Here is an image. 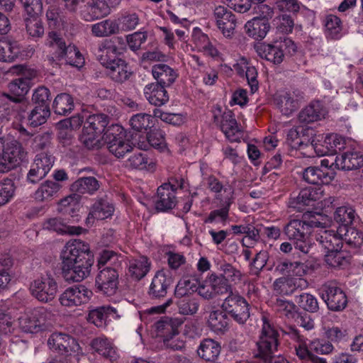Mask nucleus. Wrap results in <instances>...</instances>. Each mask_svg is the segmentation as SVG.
I'll list each match as a JSON object with an SVG mask.
<instances>
[{
	"label": "nucleus",
	"instance_id": "obj_47",
	"mask_svg": "<svg viewBox=\"0 0 363 363\" xmlns=\"http://www.w3.org/2000/svg\"><path fill=\"white\" fill-rule=\"evenodd\" d=\"M43 228L60 234L79 235L82 232L81 228L67 225L61 218H50L45 221Z\"/></svg>",
	"mask_w": 363,
	"mask_h": 363
},
{
	"label": "nucleus",
	"instance_id": "obj_8",
	"mask_svg": "<svg viewBox=\"0 0 363 363\" xmlns=\"http://www.w3.org/2000/svg\"><path fill=\"white\" fill-rule=\"evenodd\" d=\"M176 189L169 183H165L157 189V197L155 201L150 199H145L141 203L149 211H165L172 209L176 204Z\"/></svg>",
	"mask_w": 363,
	"mask_h": 363
},
{
	"label": "nucleus",
	"instance_id": "obj_50",
	"mask_svg": "<svg viewBox=\"0 0 363 363\" xmlns=\"http://www.w3.org/2000/svg\"><path fill=\"white\" fill-rule=\"evenodd\" d=\"M71 188L78 194H93L99 188V184L94 177H82L74 182Z\"/></svg>",
	"mask_w": 363,
	"mask_h": 363
},
{
	"label": "nucleus",
	"instance_id": "obj_40",
	"mask_svg": "<svg viewBox=\"0 0 363 363\" xmlns=\"http://www.w3.org/2000/svg\"><path fill=\"white\" fill-rule=\"evenodd\" d=\"M282 274L288 277H303L308 269L306 263L300 261L285 260L279 263L277 267Z\"/></svg>",
	"mask_w": 363,
	"mask_h": 363
},
{
	"label": "nucleus",
	"instance_id": "obj_53",
	"mask_svg": "<svg viewBox=\"0 0 363 363\" xmlns=\"http://www.w3.org/2000/svg\"><path fill=\"white\" fill-rule=\"evenodd\" d=\"M74 108L72 97L66 93L58 94L53 102V109L56 114L65 115Z\"/></svg>",
	"mask_w": 363,
	"mask_h": 363
},
{
	"label": "nucleus",
	"instance_id": "obj_63",
	"mask_svg": "<svg viewBox=\"0 0 363 363\" xmlns=\"http://www.w3.org/2000/svg\"><path fill=\"white\" fill-rule=\"evenodd\" d=\"M15 186L11 179L0 181V206L8 203L14 196Z\"/></svg>",
	"mask_w": 363,
	"mask_h": 363
},
{
	"label": "nucleus",
	"instance_id": "obj_3",
	"mask_svg": "<svg viewBox=\"0 0 363 363\" xmlns=\"http://www.w3.org/2000/svg\"><path fill=\"white\" fill-rule=\"evenodd\" d=\"M104 140L109 152L116 157H123L130 152L133 145L127 138L125 129L119 125H112L104 133Z\"/></svg>",
	"mask_w": 363,
	"mask_h": 363
},
{
	"label": "nucleus",
	"instance_id": "obj_37",
	"mask_svg": "<svg viewBox=\"0 0 363 363\" xmlns=\"http://www.w3.org/2000/svg\"><path fill=\"white\" fill-rule=\"evenodd\" d=\"M152 74L157 81V84L164 86L172 84L177 77L175 71L165 64L155 65L152 68Z\"/></svg>",
	"mask_w": 363,
	"mask_h": 363
},
{
	"label": "nucleus",
	"instance_id": "obj_52",
	"mask_svg": "<svg viewBox=\"0 0 363 363\" xmlns=\"http://www.w3.org/2000/svg\"><path fill=\"white\" fill-rule=\"evenodd\" d=\"M326 263L332 267H338L346 265L350 260L347 252L335 249L326 251L325 255Z\"/></svg>",
	"mask_w": 363,
	"mask_h": 363
},
{
	"label": "nucleus",
	"instance_id": "obj_57",
	"mask_svg": "<svg viewBox=\"0 0 363 363\" xmlns=\"http://www.w3.org/2000/svg\"><path fill=\"white\" fill-rule=\"evenodd\" d=\"M65 52L62 60H65L67 64L77 68L84 66V58L75 45H68Z\"/></svg>",
	"mask_w": 363,
	"mask_h": 363
},
{
	"label": "nucleus",
	"instance_id": "obj_21",
	"mask_svg": "<svg viewBox=\"0 0 363 363\" xmlns=\"http://www.w3.org/2000/svg\"><path fill=\"white\" fill-rule=\"evenodd\" d=\"M172 282L173 279L169 270H158L155 273L150 286V295L155 298L164 297L167 294V289Z\"/></svg>",
	"mask_w": 363,
	"mask_h": 363
},
{
	"label": "nucleus",
	"instance_id": "obj_32",
	"mask_svg": "<svg viewBox=\"0 0 363 363\" xmlns=\"http://www.w3.org/2000/svg\"><path fill=\"white\" fill-rule=\"evenodd\" d=\"M335 176V172H325L318 167H307L303 173V178L306 182L318 186L330 184Z\"/></svg>",
	"mask_w": 363,
	"mask_h": 363
},
{
	"label": "nucleus",
	"instance_id": "obj_15",
	"mask_svg": "<svg viewBox=\"0 0 363 363\" xmlns=\"http://www.w3.org/2000/svg\"><path fill=\"white\" fill-rule=\"evenodd\" d=\"M183 322V320L181 318H173L157 322L156 328L158 335L163 337L164 342L167 347L176 350L184 347V344L182 341H177V342L172 341L173 337L179 334L178 328Z\"/></svg>",
	"mask_w": 363,
	"mask_h": 363
},
{
	"label": "nucleus",
	"instance_id": "obj_44",
	"mask_svg": "<svg viewBox=\"0 0 363 363\" xmlns=\"http://www.w3.org/2000/svg\"><path fill=\"white\" fill-rule=\"evenodd\" d=\"M120 28L118 23L111 19H106L91 26V33L98 38L108 37L118 33Z\"/></svg>",
	"mask_w": 363,
	"mask_h": 363
},
{
	"label": "nucleus",
	"instance_id": "obj_20",
	"mask_svg": "<svg viewBox=\"0 0 363 363\" xmlns=\"http://www.w3.org/2000/svg\"><path fill=\"white\" fill-rule=\"evenodd\" d=\"M214 17L218 28L225 38H232L236 27L235 15L225 7L219 6L215 9Z\"/></svg>",
	"mask_w": 363,
	"mask_h": 363
},
{
	"label": "nucleus",
	"instance_id": "obj_35",
	"mask_svg": "<svg viewBox=\"0 0 363 363\" xmlns=\"http://www.w3.org/2000/svg\"><path fill=\"white\" fill-rule=\"evenodd\" d=\"M342 233L338 230H323L317 238V241L326 251L341 249L342 247Z\"/></svg>",
	"mask_w": 363,
	"mask_h": 363
},
{
	"label": "nucleus",
	"instance_id": "obj_59",
	"mask_svg": "<svg viewBox=\"0 0 363 363\" xmlns=\"http://www.w3.org/2000/svg\"><path fill=\"white\" fill-rule=\"evenodd\" d=\"M107 125L108 118L106 115L93 114L86 118L84 128H90L96 133H103Z\"/></svg>",
	"mask_w": 363,
	"mask_h": 363
},
{
	"label": "nucleus",
	"instance_id": "obj_5",
	"mask_svg": "<svg viewBox=\"0 0 363 363\" xmlns=\"http://www.w3.org/2000/svg\"><path fill=\"white\" fill-rule=\"evenodd\" d=\"M221 308L239 324H244L250 317L249 304L238 291L231 290L228 293L222 302Z\"/></svg>",
	"mask_w": 363,
	"mask_h": 363
},
{
	"label": "nucleus",
	"instance_id": "obj_29",
	"mask_svg": "<svg viewBox=\"0 0 363 363\" xmlns=\"http://www.w3.org/2000/svg\"><path fill=\"white\" fill-rule=\"evenodd\" d=\"M85 6L88 11H81L80 17L86 21L89 22L104 18L111 13L104 0H89Z\"/></svg>",
	"mask_w": 363,
	"mask_h": 363
},
{
	"label": "nucleus",
	"instance_id": "obj_4",
	"mask_svg": "<svg viewBox=\"0 0 363 363\" xmlns=\"http://www.w3.org/2000/svg\"><path fill=\"white\" fill-rule=\"evenodd\" d=\"M31 295L43 303H48L55 299L58 284L55 277L49 273L35 277L30 284Z\"/></svg>",
	"mask_w": 363,
	"mask_h": 363
},
{
	"label": "nucleus",
	"instance_id": "obj_48",
	"mask_svg": "<svg viewBox=\"0 0 363 363\" xmlns=\"http://www.w3.org/2000/svg\"><path fill=\"white\" fill-rule=\"evenodd\" d=\"M39 13L28 14L25 19L26 30L27 34L33 39L42 38L45 33L44 26Z\"/></svg>",
	"mask_w": 363,
	"mask_h": 363
},
{
	"label": "nucleus",
	"instance_id": "obj_43",
	"mask_svg": "<svg viewBox=\"0 0 363 363\" xmlns=\"http://www.w3.org/2000/svg\"><path fill=\"white\" fill-rule=\"evenodd\" d=\"M357 217L355 211L350 206H342L336 208L334 213V220L341 225L338 230H343L350 226Z\"/></svg>",
	"mask_w": 363,
	"mask_h": 363
},
{
	"label": "nucleus",
	"instance_id": "obj_23",
	"mask_svg": "<svg viewBox=\"0 0 363 363\" xmlns=\"http://www.w3.org/2000/svg\"><path fill=\"white\" fill-rule=\"evenodd\" d=\"M220 129L230 142H238L242 137V132L231 111L221 116Z\"/></svg>",
	"mask_w": 363,
	"mask_h": 363
},
{
	"label": "nucleus",
	"instance_id": "obj_16",
	"mask_svg": "<svg viewBox=\"0 0 363 363\" xmlns=\"http://www.w3.org/2000/svg\"><path fill=\"white\" fill-rule=\"evenodd\" d=\"M92 264L93 261L89 258L79 259L72 263L62 264L61 266L62 274L67 281H81L89 275Z\"/></svg>",
	"mask_w": 363,
	"mask_h": 363
},
{
	"label": "nucleus",
	"instance_id": "obj_55",
	"mask_svg": "<svg viewBox=\"0 0 363 363\" xmlns=\"http://www.w3.org/2000/svg\"><path fill=\"white\" fill-rule=\"evenodd\" d=\"M13 265L9 255L0 256V291L5 289L11 281L10 269Z\"/></svg>",
	"mask_w": 363,
	"mask_h": 363
},
{
	"label": "nucleus",
	"instance_id": "obj_38",
	"mask_svg": "<svg viewBox=\"0 0 363 363\" xmlns=\"http://www.w3.org/2000/svg\"><path fill=\"white\" fill-rule=\"evenodd\" d=\"M207 325L217 334L224 333L228 329L227 315L218 309L211 311L208 316Z\"/></svg>",
	"mask_w": 363,
	"mask_h": 363
},
{
	"label": "nucleus",
	"instance_id": "obj_64",
	"mask_svg": "<svg viewBox=\"0 0 363 363\" xmlns=\"http://www.w3.org/2000/svg\"><path fill=\"white\" fill-rule=\"evenodd\" d=\"M295 288V281L289 277H280L273 283V289L277 294H290Z\"/></svg>",
	"mask_w": 363,
	"mask_h": 363
},
{
	"label": "nucleus",
	"instance_id": "obj_1",
	"mask_svg": "<svg viewBox=\"0 0 363 363\" xmlns=\"http://www.w3.org/2000/svg\"><path fill=\"white\" fill-rule=\"evenodd\" d=\"M331 224L332 220L328 216L307 211L303 213V220H290L284 227V231L287 238L294 242L295 247L306 254L310 249L307 238L311 229H323L330 227Z\"/></svg>",
	"mask_w": 363,
	"mask_h": 363
},
{
	"label": "nucleus",
	"instance_id": "obj_9",
	"mask_svg": "<svg viewBox=\"0 0 363 363\" xmlns=\"http://www.w3.org/2000/svg\"><path fill=\"white\" fill-rule=\"evenodd\" d=\"M262 328L259 340L257 342L258 355L264 361L272 357L277 347V331L272 326L267 318L262 317Z\"/></svg>",
	"mask_w": 363,
	"mask_h": 363
},
{
	"label": "nucleus",
	"instance_id": "obj_42",
	"mask_svg": "<svg viewBox=\"0 0 363 363\" xmlns=\"http://www.w3.org/2000/svg\"><path fill=\"white\" fill-rule=\"evenodd\" d=\"M45 44L53 50L54 57H50L51 60H54V58L59 61L62 60L68 45H66L65 40L60 34L55 31L49 32Z\"/></svg>",
	"mask_w": 363,
	"mask_h": 363
},
{
	"label": "nucleus",
	"instance_id": "obj_45",
	"mask_svg": "<svg viewBox=\"0 0 363 363\" xmlns=\"http://www.w3.org/2000/svg\"><path fill=\"white\" fill-rule=\"evenodd\" d=\"M197 352L199 356L204 360L213 362L220 354V347L214 340L206 339L201 342Z\"/></svg>",
	"mask_w": 363,
	"mask_h": 363
},
{
	"label": "nucleus",
	"instance_id": "obj_36",
	"mask_svg": "<svg viewBox=\"0 0 363 363\" xmlns=\"http://www.w3.org/2000/svg\"><path fill=\"white\" fill-rule=\"evenodd\" d=\"M270 28L268 21L255 17L248 21L245 26L247 34L255 40L263 39Z\"/></svg>",
	"mask_w": 363,
	"mask_h": 363
},
{
	"label": "nucleus",
	"instance_id": "obj_26",
	"mask_svg": "<svg viewBox=\"0 0 363 363\" xmlns=\"http://www.w3.org/2000/svg\"><path fill=\"white\" fill-rule=\"evenodd\" d=\"M121 317L114 307L102 306L91 310L88 315V320L97 327H103L106 325L107 319L118 320Z\"/></svg>",
	"mask_w": 363,
	"mask_h": 363
},
{
	"label": "nucleus",
	"instance_id": "obj_62",
	"mask_svg": "<svg viewBox=\"0 0 363 363\" xmlns=\"http://www.w3.org/2000/svg\"><path fill=\"white\" fill-rule=\"evenodd\" d=\"M104 137L105 135L102 137V133H96L90 128H83L80 140L88 149H92L98 147L101 139L104 138Z\"/></svg>",
	"mask_w": 363,
	"mask_h": 363
},
{
	"label": "nucleus",
	"instance_id": "obj_18",
	"mask_svg": "<svg viewBox=\"0 0 363 363\" xmlns=\"http://www.w3.org/2000/svg\"><path fill=\"white\" fill-rule=\"evenodd\" d=\"M321 297L328 308L334 311L343 310L347 303V298L345 292L333 283L323 286Z\"/></svg>",
	"mask_w": 363,
	"mask_h": 363
},
{
	"label": "nucleus",
	"instance_id": "obj_61",
	"mask_svg": "<svg viewBox=\"0 0 363 363\" xmlns=\"http://www.w3.org/2000/svg\"><path fill=\"white\" fill-rule=\"evenodd\" d=\"M208 277L215 296L229 293L232 290L230 284L227 283L226 279L221 274H211Z\"/></svg>",
	"mask_w": 363,
	"mask_h": 363
},
{
	"label": "nucleus",
	"instance_id": "obj_31",
	"mask_svg": "<svg viewBox=\"0 0 363 363\" xmlns=\"http://www.w3.org/2000/svg\"><path fill=\"white\" fill-rule=\"evenodd\" d=\"M335 168L349 171L363 166V154L359 152H347L335 160Z\"/></svg>",
	"mask_w": 363,
	"mask_h": 363
},
{
	"label": "nucleus",
	"instance_id": "obj_49",
	"mask_svg": "<svg viewBox=\"0 0 363 363\" xmlns=\"http://www.w3.org/2000/svg\"><path fill=\"white\" fill-rule=\"evenodd\" d=\"M155 117L147 113H140L133 115L130 119L131 128L138 132L147 130L155 125Z\"/></svg>",
	"mask_w": 363,
	"mask_h": 363
},
{
	"label": "nucleus",
	"instance_id": "obj_11",
	"mask_svg": "<svg viewBox=\"0 0 363 363\" xmlns=\"http://www.w3.org/2000/svg\"><path fill=\"white\" fill-rule=\"evenodd\" d=\"M48 345L50 349L62 354H73L78 357L83 354L82 349L77 341L67 334L52 333L48 338Z\"/></svg>",
	"mask_w": 363,
	"mask_h": 363
},
{
	"label": "nucleus",
	"instance_id": "obj_33",
	"mask_svg": "<svg viewBox=\"0 0 363 363\" xmlns=\"http://www.w3.org/2000/svg\"><path fill=\"white\" fill-rule=\"evenodd\" d=\"M326 114L327 111L320 101H312L299 113L298 120L301 123H313L325 118Z\"/></svg>",
	"mask_w": 363,
	"mask_h": 363
},
{
	"label": "nucleus",
	"instance_id": "obj_19",
	"mask_svg": "<svg viewBox=\"0 0 363 363\" xmlns=\"http://www.w3.org/2000/svg\"><path fill=\"white\" fill-rule=\"evenodd\" d=\"M118 285V274L113 268H104L96 277V286L98 291L107 296L116 294Z\"/></svg>",
	"mask_w": 363,
	"mask_h": 363
},
{
	"label": "nucleus",
	"instance_id": "obj_2",
	"mask_svg": "<svg viewBox=\"0 0 363 363\" xmlns=\"http://www.w3.org/2000/svg\"><path fill=\"white\" fill-rule=\"evenodd\" d=\"M118 53V48L111 40H105L99 44L98 60L113 81L123 83L130 78L132 71L124 60L111 56Z\"/></svg>",
	"mask_w": 363,
	"mask_h": 363
},
{
	"label": "nucleus",
	"instance_id": "obj_25",
	"mask_svg": "<svg viewBox=\"0 0 363 363\" xmlns=\"http://www.w3.org/2000/svg\"><path fill=\"white\" fill-rule=\"evenodd\" d=\"M235 70L240 76H245L247 84L250 87L251 92L253 94L257 91L259 84L257 81V71L256 68L251 65L247 60L244 57H240L233 65Z\"/></svg>",
	"mask_w": 363,
	"mask_h": 363
},
{
	"label": "nucleus",
	"instance_id": "obj_54",
	"mask_svg": "<svg viewBox=\"0 0 363 363\" xmlns=\"http://www.w3.org/2000/svg\"><path fill=\"white\" fill-rule=\"evenodd\" d=\"M150 269V262L146 257H140L133 261L129 267V272L133 277L139 280L143 278Z\"/></svg>",
	"mask_w": 363,
	"mask_h": 363
},
{
	"label": "nucleus",
	"instance_id": "obj_22",
	"mask_svg": "<svg viewBox=\"0 0 363 363\" xmlns=\"http://www.w3.org/2000/svg\"><path fill=\"white\" fill-rule=\"evenodd\" d=\"M35 73L30 74V77L16 79L8 84V89L13 96L4 93L2 98L7 99L13 102L20 101L19 96H23L28 94L30 88V80L35 77Z\"/></svg>",
	"mask_w": 363,
	"mask_h": 363
},
{
	"label": "nucleus",
	"instance_id": "obj_58",
	"mask_svg": "<svg viewBox=\"0 0 363 363\" xmlns=\"http://www.w3.org/2000/svg\"><path fill=\"white\" fill-rule=\"evenodd\" d=\"M50 115L49 106H35L28 116L31 126L36 127L45 123Z\"/></svg>",
	"mask_w": 363,
	"mask_h": 363
},
{
	"label": "nucleus",
	"instance_id": "obj_39",
	"mask_svg": "<svg viewBox=\"0 0 363 363\" xmlns=\"http://www.w3.org/2000/svg\"><path fill=\"white\" fill-rule=\"evenodd\" d=\"M83 121L84 118L80 115L60 121L57 123L59 138L69 141L72 138V130L79 128Z\"/></svg>",
	"mask_w": 363,
	"mask_h": 363
},
{
	"label": "nucleus",
	"instance_id": "obj_46",
	"mask_svg": "<svg viewBox=\"0 0 363 363\" xmlns=\"http://www.w3.org/2000/svg\"><path fill=\"white\" fill-rule=\"evenodd\" d=\"M276 103L281 112L289 116L298 107V99L294 92H285L276 99Z\"/></svg>",
	"mask_w": 363,
	"mask_h": 363
},
{
	"label": "nucleus",
	"instance_id": "obj_51",
	"mask_svg": "<svg viewBox=\"0 0 363 363\" xmlns=\"http://www.w3.org/2000/svg\"><path fill=\"white\" fill-rule=\"evenodd\" d=\"M325 32L328 38L340 39L342 36L340 19L335 15H328L325 19Z\"/></svg>",
	"mask_w": 363,
	"mask_h": 363
},
{
	"label": "nucleus",
	"instance_id": "obj_41",
	"mask_svg": "<svg viewBox=\"0 0 363 363\" xmlns=\"http://www.w3.org/2000/svg\"><path fill=\"white\" fill-rule=\"evenodd\" d=\"M256 52L262 58L274 64H280L284 59L283 50L277 45L261 44L256 47Z\"/></svg>",
	"mask_w": 363,
	"mask_h": 363
},
{
	"label": "nucleus",
	"instance_id": "obj_24",
	"mask_svg": "<svg viewBox=\"0 0 363 363\" xmlns=\"http://www.w3.org/2000/svg\"><path fill=\"white\" fill-rule=\"evenodd\" d=\"M114 206L105 199L97 200L91 207L86 219L87 225H92L96 220H104L112 216Z\"/></svg>",
	"mask_w": 363,
	"mask_h": 363
},
{
	"label": "nucleus",
	"instance_id": "obj_6",
	"mask_svg": "<svg viewBox=\"0 0 363 363\" xmlns=\"http://www.w3.org/2000/svg\"><path fill=\"white\" fill-rule=\"evenodd\" d=\"M48 312L45 308H36L26 311L18 318L20 329L26 333L35 334L48 329Z\"/></svg>",
	"mask_w": 363,
	"mask_h": 363
},
{
	"label": "nucleus",
	"instance_id": "obj_56",
	"mask_svg": "<svg viewBox=\"0 0 363 363\" xmlns=\"http://www.w3.org/2000/svg\"><path fill=\"white\" fill-rule=\"evenodd\" d=\"M126 165L133 169L152 170L155 164L145 153L139 152L131 155L128 159Z\"/></svg>",
	"mask_w": 363,
	"mask_h": 363
},
{
	"label": "nucleus",
	"instance_id": "obj_60",
	"mask_svg": "<svg viewBox=\"0 0 363 363\" xmlns=\"http://www.w3.org/2000/svg\"><path fill=\"white\" fill-rule=\"evenodd\" d=\"M272 307L281 316L288 318L293 317L296 310V306L293 302L281 298H277L273 302Z\"/></svg>",
	"mask_w": 363,
	"mask_h": 363
},
{
	"label": "nucleus",
	"instance_id": "obj_30",
	"mask_svg": "<svg viewBox=\"0 0 363 363\" xmlns=\"http://www.w3.org/2000/svg\"><path fill=\"white\" fill-rule=\"evenodd\" d=\"M90 345L95 352L111 361H115L119 357L113 342L105 336H99L93 339Z\"/></svg>",
	"mask_w": 363,
	"mask_h": 363
},
{
	"label": "nucleus",
	"instance_id": "obj_12",
	"mask_svg": "<svg viewBox=\"0 0 363 363\" xmlns=\"http://www.w3.org/2000/svg\"><path fill=\"white\" fill-rule=\"evenodd\" d=\"M344 147V138L335 133L319 135L316 140L311 141V150H313L319 157L334 155Z\"/></svg>",
	"mask_w": 363,
	"mask_h": 363
},
{
	"label": "nucleus",
	"instance_id": "obj_27",
	"mask_svg": "<svg viewBox=\"0 0 363 363\" xmlns=\"http://www.w3.org/2000/svg\"><path fill=\"white\" fill-rule=\"evenodd\" d=\"M62 185L52 180H46L42 182L35 191L33 197L37 202H50L58 196Z\"/></svg>",
	"mask_w": 363,
	"mask_h": 363
},
{
	"label": "nucleus",
	"instance_id": "obj_14",
	"mask_svg": "<svg viewBox=\"0 0 363 363\" xmlns=\"http://www.w3.org/2000/svg\"><path fill=\"white\" fill-rule=\"evenodd\" d=\"M55 161V157L48 152L36 155L27 174L28 182L35 184L45 178L52 168Z\"/></svg>",
	"mask_w": 363,
	"mask_h": 363
},
{
	"label": "nucleus",
	"instance_id": "obj_17",
	"mask_svg": "<svg viewBox=\"0 0 363 363\" xmlns=\"http://www.w3.org/2000/svg\"><path fill=\"white\" fill-rule=\"evenodd\" d=\"M89 245L78 239L68 241L60 252L61 264L72 263L79 259H86L89 252Z\"/></svg>",
	"mask_w": 363,
	"mask_h": 363
},
{
	"label": "nucleus",
	"instance_id": "obj_13",
	"mask_svg": "<svg viewBox=\"0 0 363 363\" xmlns=\"http://www.w3.org/2000/svg\"><path fill=\"white\" fill-rule=\"evenodd\" d=\"M92 296V291L84 285L67 287L59 296L60 304L65 307H75L87 303Z\"/></svg>",
	"mask_w": 363,
	"mask_h": 363
},
{
	"label": "nucleus",
	"instance_id": "obj_7",
	"mask_svg": "<svg viewBox=\"0 0 363 363\" xmlns=\"http://www.w3.org/2000/svg\"><path fill=\"white\" fill-rule=\"evenodd\" d=\"M26 153L16 141L4 143L0 141V172H6L18 165Z\"/></svg>",
	"mask_w": 363,
	"mask_h": 363
},
{
	"label": "nucleus",
	"instance_id": "obj_28",
	"mask_svg": "<svg viewBox=\"0 0 363 363\" xmlns=\"http://www.w3.org/2000/svg\"><path fill=\"white\" fill-rule=\"evenodd\" d=\"M310 132L311 133L312 130L303 128H291L288 132L286 143L292 149L304 150L306 147L311 149Z\"/></svg>",
	"mask_w": 363,
	"mask_h": 363
},
{
	"label": "nucleus",
	"instance_id": "obj_34",
	"mask_svg": "<svg viewBox=\"0 0 363 363\" xmlns=\"http://www.w3.org/2000/svg\"><path fill=\"white\" fill-rule=\"evenodd\" d=\"M144 94L147 100L154 106H162L169 100V96L164 86L159 84H150L145 86Z\"/></svg>",
	"mask_w": 363,
	"mask_h": 363
},
{
	"label": "nucleus",
	"instance_id": "obj_10",
	"mask_svg": "<svg viewBox=\"0 0 363 363\" xmlns=\"http://www.w3.org/2000/svg\"><path fill=\"white\" fill-rule=\"evenodd\" d=\"M34 53V49L30 46L25 47L18 41H0V61L12 63L16 61H23L30 57Z\"/></svg>",
	"mask_w": 363,
	"mask_h": 363
}]
</instances>
